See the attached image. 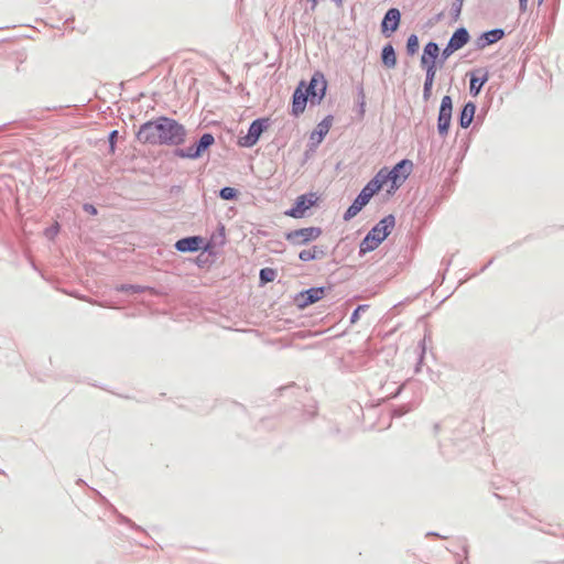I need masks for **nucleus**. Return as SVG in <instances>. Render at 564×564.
I'll return each mask as SVG.
<instances>
[{"label":"nucleus","instance_id":"obj_22","mask_svg":"<svg viewBox=\"0 0 564 564\" xmlns=\"http://www.w3.org/2000/svg\"><path fill=\"white\" fill-rule=\"evenodd\" d=\"M324 256V251L317 247V246H314L313 248L311 249H305V250H302L299 254V258L302 260V261H311V260H315V259H319Z\"/></svg>","mask_w":564,"mask_h":564},{"label":"nucleus","instance_id":"obj_9","mask_svg":"<svg viewBox=\"0 0 564 564\" xmlns=\"http://www.w3.org/2000/svg\"><path fill=\"white\" fill-rule=\"evenodd\" d=\"M452 109V98L449 96H444L441 101L437 119V129L442 135H446L448 132L451 126Z\"/></svg>","mask_w":564,"mask_h":564},{"label":"nucleus","instance_id":"obj_1","mask_svg":"<svg viewBox=\"0 0 564 564\" xmlns=\"http://www.w3.org/2000/svg\"><path fill=\"white\" fill-rule=\"evenodd\" d=\"M185 128L177 121L160 117L154 121L143 123L137 134L140 142L147 144L178 145L185 140Z\"/></svg>","mask_w":564,"mask_h":564},{"label":"nucleus","instance_id":"obj_20","mask_svg":"<svg viewBox=\"0 0 564 564\" xmlns=\"http://www.w3.org/2000/svg\"><path fill=\"white\" fill-rule=\"evenodd\" d=\"M367 204L368 202H366L360 195H358L354 203L346 210L344 216L345 220H349L352 217H355Z\"/></svg>","mask_w":564,"mask_h":564},{"label":"nucleus","instance_id":"obj_26","mask_svg":"<svg viewBox=\"0 0 564 564\" xmlns=\"http://www.w3.org/2000/svg\"><path fill=\"white\" fill-rule=\"evenodd\" d=\"M274 278H275V272H274V270H272L270 268H265L260 271V279L263 282H271L274 280Z\"/></svg>","mask_w":564,"mask_h":564},{"label":"nucleus","instance_id":"obj_31","mask_svg":"<svg viewBox=\"0 0 564 564\" xmlns=\"http://www.w3.org/2000/svg\"><path fill=\"white\" fill-rule=\"evenodd\" d=\"M519 2H520V10L525 11L528 0H519Z\"/></svg>","mask_w":564,"mask_h":564},{"label":"nucleus","instance_id":"obj_29","mask_svg":"<svg viewBox=\"0 0 564 564\" xmlns=\"http://www.w3.org/2000/svg\"><path fill=\"white\" fill-rule=\"evenodd\" d=\"M366 202L369 203L371 197L373 196L372 193H370L367 187H364L362 191L359 194Z\"/></svg>","mask_w":564,"mask_h":564},{"label":"nucleus","instance_id":"obj_28","mask_svg":"<svg viewBox=\"0 0 564 564\" xmlns=\"http://www.w3.org/2000/svg\"><path fill=\"white\" fill-rule=\"evenodd\" d=\"M454 52H456V50L451 47V44L448 43L447 46L443 50L442 55L444 58H448Z\"/></svg>","mask_w":564,"mask_h":564},{"label":"nucleus","instance_id":"obj_17","mask_svg":"<svg viewBox=\"0 0 564 564\" xmlns=\"http://www.w3.org/2000/svg\"><path fill=\"white\" fill-rule=\"evenodd\" d=\"M387 177L383 172L379 171L365 187L375 195L387 184Z\"/></svg>","mask_w":564,"mask_h":564},{"label":"nucleus","instance_id":"obj_34","mask_svg":"<svg viewBox=\"0 0 564 564\" xmlns=\"http://www.w3.org/2000/svg\"><path fill=\"white\" fill-rule=\"evenodd\" d=\"M311 1H312V4H313L312 7L315 8L316 4H317V0H311Z\"/></svg>","mask_w":564,"mask_h":564},{"label":"nucleus","instance_id":"obj_4","mask_svg":"<svg viewBox=\"0 0 564 564\" xmlns=\"http://www.w3.org/2000/svg\"><path fill=\"white\" fill-rule=\"evenodd\" d=\"M413 171V163L410 160H402L391 171L381 169L387 177V184L390 183L387 189L388 194H393L410 176Z\"/></svg>","mask_w":564,"mask_h":564},{"label":"nucleus","instance_id":"obj_18","mask_svg":"<svg viewBox=\"0 0 564 564\" xmlns=\"http://www.w3.org/2000/svg\"><path fill=\"white\" fill-rule=\"evenodd\" d=\"M502 36H503V31L500 30V29H496V30H491L489 32H486L479 39V41H480L479 46L480 47H485L486 45L496 43L497 41L502 39Z\"/></svg>","mask_w":564,"mask_h":564},{"label":"nucleus","instance_id":"obj_10","mask_svg":"<svg viewBox=\"0 0 564 564\" xmlns=\"http://www.w3.org/2000/svg\"><path fill=\"white\" fill-rule=\"evenodd\" d=\"M325 295L324 288H312L304 292H301L296 297L295 302L299 307L304 308L317 301L322 300Z\"/></svg>","mask_w":564,"mask_h":564},{"label":"nucleus","instance_id":"obj_5","mask_svg":"<svg viewBox=\"0 0 564 564\" xmlns=\"http://www.w3.org/2000/svg\"><path fill=\"white\" fill-rule=\"evenodd\" d=\"M215 139L213 134L205 133L200 137L196 145H192L187 149H178L175 154L180 158L197 159L199 158L213 143Z\"/></svg>","mask_w":564,"mask_h":564},{"label":"nucleus","instance_id":"obj_32","mask_svg":"<svg viewBox=\"0 0 564 564\" xmlns=\"http://www.w3.org/2000/svg\"><path fill=\"white\" fill-rule=\"evenodd\" d=\"M85 209L90 212V213H93V214H96V208L94 206H91V205L85 206Z\"/></svg>","mask_w":564,"mask_h":564},{"label":"nucleus","instance_id":"obj_6","mask_svg":"<svg viewBox=\"0 0 564 564\" xmlns=\"http://www.w3.org/2000/svg\"><path fill=\"white\" fill-rule=\"evenodd\" d=\"M322 235L318 227H306L290 231L285 235V239L293 245H305L316 240Z\"/></svg>","mask_w":564,"mask_h":564},{"label":"nucleus","instance_id":"obj_33","mask_svg":"<svg viewBox=\"0 0 564 564\" xmlns=\"http://www.w3.org/2000/svg\"><path fill=\"white\" fill-rule=\"evenodd\" d=\"M337 7H341L343 6V0H333Z\"/></svg>","mask_w":564,"mask_h":564},{"label":"nucleus","instance_id":"obj_8","mask_svg":"<svg viewBox=\"0 0 564 564\" xmlns=\"http://www.w3.org/2000/svg\"><path fill=\"white\" fill-rule=\"evenodd\" d=\"M268 127L269 119L254 120L249 127L248 134L239 140V144L246 148L253 147Z\"/></svg>","mask_w":564,"mask_h":564},{"label":"nucleus","instance_id":"obj_24","mask_svg":"<svg viewBox=\"0 0 564 564\" xmlns=\"http://www.w3.org/2000/svg\"><path fill=\"white\" fill-rule=\"evenodd\" d=\"M406 50H408V53L411 55H413L417 52L419 39L415 34H412L409 36L408 42H406Z\"/></svg>","mask_w":564,"mask_h":564},{"label":"nucleus","instance_id":"obj_14","mask_svg":"<svg viewBox=\"0 0 564 564\" xmlns=\"http://www.w3.org/2000/svg\"><path fill=\"white\" fill-rule=\"evenodd\" d=\"M202 242L203 239L196 236L183 238L175 243V248L181 252L197 251Z\"/></svg>","mask_w":564,"mask_h":564},{"label":"nucleus","instance_id":"obj_3","mask_svg":"<svg viewBox=\"0 0 564 564\" xmlns=\"http://www.w3.org/2000/svg\"><path fill=\"white\" fill-rule=\"evenodd\" d=\"M395 225L393 215H388L381 219L366 236L361 242V251L368 252L376 249L391 232Z\"/></svg>","mask_w":564,"mask_h":564},{"label":"nucleus","instance_id":"obj_23","mask_svg":"<svg viewBox=\"0 0 564 564\" xmlns=\"http://www.w3.org/2000/svg\"><path fill=\"white\" fill-rule=\"evenodd\" d=\"M488 80L487 74L484 75V77L479 78L476 76H473L470 78V93L474 95H478L484 84Z\"/></svg>","mask_w":564,"mask_h":564},{"label":"nucleus","instance_id":"obj_25","mask_svg":"<svg viewBox=\"0 0 564 564\" xmlns=\"http://www.w3.org/2000/svg\"><path fill=\"white\" fill-rule=\"evenodd\" d=\"M220 197L226 200L235 199L238 195V192L234 187H224L219 193Z\"/></svg>","mask_w":564,"mask_h":564},{"label":"nucleus","instance_id":"obj_19","mask_svg":"<svg viewBox=\"0 0 564 564\" xmlns=\"http://www.w3.org/2000/svg\"><path fill=\"white\" fill-rule=\"evenodd\" d=\"M425 70H426V77H425V83H424L423 95H424L425 99H429L431 96L432 86H433L435 75H436V66L431 64L429 67L425 68Z\"/></svg>","mask_w":564,"mask_h":564},{"label":"nucleus","instance_id":"obj_11","mask_svg":"<svg viewBox=\"0 0 564 564\" xmlns=\"http://www.w3.org/2000/svg\"><path fill=\"white\" fill-rule=\"evenodd\" d=\"M332 123L333 117L328 116L317 124L310 135V141L313 145H317L323 141L324 137L329 132Z\"/></svg>","mask_w":564,"mask_h":564},{"label":"nucleus","instance_id":"obj_12","mask_svg":"<svg viewBox=\"0 0 564 564\" xmlns=\"http://www.w3.org/2000/svg\"><path fill=\"white\" fill-rule=\"evenodd\" d=\"M400 11L395 8L388 10L382 21V32H394L400 23Z\"/></svg>","mask_w":564,"mask_h":564},{"label":"nucleus","instance_id":"obj_7","mask_svg":"<svg viewBox=\"0 0 564 564\" xmlns=\"http://www.w3.org/2000/svg\"><path fill=\"white\" fill-rule=\"evenodd\" d=\"M317 199L318 197L315 193L301 195L296 198L294 207L286 210L284 215L293 218H302L306 210L316 204Z\"/></svg>","mask_w":564,"mask_h":564},{"label":"nucleus","instance_id":"obj_16","mask_svg":"<svg viewBox=\"0 0 564 564\" xmlns=\"http://www.w3.org/2000/svg\"><path fill=\"white\" fill-rule=\"evenodd\" d=\"M475 111L476 106L473 102H468L464 106L459 118V123L462 128H468L470 126L474 119Z\"/></svg>","mask_w":564,"mask_h":564},{"label":"nucleus","instance_id":"obj_30","mask_svg":"<svg viewBox=\"0 0 564 564\" xmlns=\"http://www.w3.org/2000/svg\"><path fill=\"white\" fill-rule=\"evenodd\" d=\"M117 134H118L117 131H112L110 133L109 140H110V143H111V147H113V142H115L116 138H117Z\"/></svg>","mask_w":564,"mask_h":564},{"label":"nucleus","instance_id":"obj_15","mask_svg":"<svg viewBox=\"0 0 564 564\" xmlns=\"http://www.w3.org/2000/svg\"><path fill=\"white\" fill-rule=\"evenodd\" d=\"M469 41V34L466 29L460 28L454 32L449 40L451 47H454V50H459L464 45H466Z\"/></svg>","mask_w":564,"mask_h":564},{"label":"nucleus","instance_id":"obj_13","mask_svg":"<svg viewBox=\"0 0 564 564\" xmlns=\"http://www.w3.org/2000/svg\"><path fill=\"white\" fill-rule=\"evenodd\" d=\"M440 54L438 45L434 42H430L425 45L423 55L421 57V64L424 68L429 67L431 64L435 65V59Z\"/></svg>","mask_w":564,"mask_h":564},{"label":"nucleus","instance_id":"obj_21","mask_svg":"<svg viewBox=\"0 0 564 564\" xmlns=\"http://www.w3.org/2000/svg\"><path fill=\"white\" fill-rule=\"evenodd\" d=\"M382 63L388 68H393L397 65V56L392 45L388 44L382 50Z\"/></svg>","mask_w":564,"mask_h":564},{"label":"nucleus","instance_id":"obj_2","mask_svg":"<svg viewBox=\"0 0 564 564\" xmlns=\"http://www.w3.org/2000/svg\"><path fill=\"white\" fill-rule=\"evenodd\" d=\"M327 82L322 73H315L308 85L301 82L292 98V113L297 117L304 112L307 101L319 104L326 94Z\"/></svg>","mask_w":564,"mask_h":564},{"label":"nucleus","instance_id":"obj_27","mask_svg":"<svg viewBox=\"0 0 564 564\" xmlns=\"http://www.w3.org/2000/svg\"><path fill=\"white\" fill-rule=\"evenodd\" d=\"M118 290L122 292H140V288L133 285H121Z\"/></svg>","mask_w":564,"mask_h":564}]
</instances>
